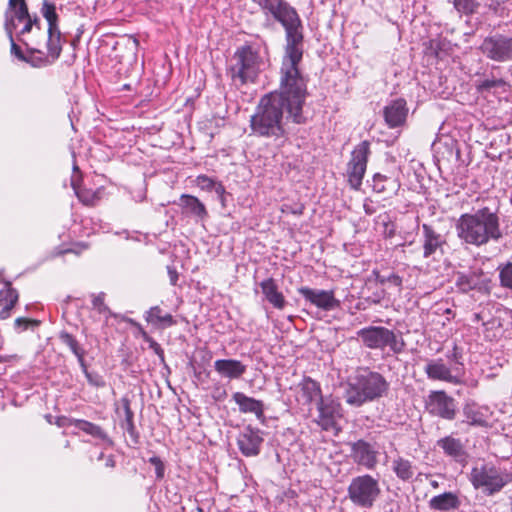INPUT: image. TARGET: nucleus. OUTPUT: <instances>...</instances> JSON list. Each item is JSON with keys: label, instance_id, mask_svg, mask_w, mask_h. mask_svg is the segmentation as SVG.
Segmentation results:
<instances>
[{"label": "nucleus", "instance_id": "f257e3e1", "mask_svg": "<svg viewBox=\"0 0 512 512\" xmlns=\"http://www.w3.org/2000/svg\"><path fill=\"white\" fill-rule=\"evenodd\" d=\"M303 58V35L286 40L279 71V87L268 94H277L286 105L287 117L296 124L306 122L303 107L308 96V78L300 69Z\"/></svg>", "mask_w": 512, "mask_h": 512}, {"label": "nucleus", "instance_id": "f03ea898", "mask_svg": "<svg viewBox=\"0 0 512 512\" xmlns=\"http://www.w3.org/2000/svg\"><path fill=\"white\" fill-rule=\"evenodd\" d=\"M286 105L277 94L263 95L250 116V135L284 142L288 138L284 112Z\"/></svg>", "mask_w": 512, "mask_h": 512}, {"label": "nucleus", "instance_id": "7ed1b4c3", "mask_svg": "<svg viewBox=\"0 0 512 512\" xmlns=\"http://www.w3.org/2000/svg\"><path fill=\"white\" fill-rule=\"evenodd\" d=\"M457 237L465 244L481 247L502 237L499 217L488 207L462 214L455 225Z\"/></svg>", "mask_w": 512, "mask_h": 512}, {"label": "nucleus", "instance_id": "20e7f679", "mask_svg": "<svg viewBox=\"0 0 512 512\" xmlns=\"http://www.w3.org/2000/svg\"><path fill=\"white\" fill-rule=\"evenodd\" d=\"M43 17L48 22L47 37L41 33V40H31L27 43L30 52V62L35 67H43L54 63L62 52L61 33L58 28V15L53 3L45 1L41 9Z\"/></svg>", "mask_w": 512, "mask_h": 512}, {"label": "nucleus", "instance_id": "39448f33", "mask_svg": "<svg viewBox=\"0 0 512 512\" xmlns=\"http://www.w3.org/2000/svg\"><path fill=\"white\" fill-rule=\"evenodd\" d=\"M388 389L389 383L383 375L364 369L349 380L344 397L347 404L361 407L367 402L383 397Z\"/></svg>", "mask_w": 512, "mask_h": 512}, {"label": "nucleus", "instance_id": "423d86ee", "mask_svg": "<svg viewBox=\"0 0 512 512\" xmlns=\"http://www.w3.org/2000/svg\"><path fill=\"white\" fill-rule=\"evenodd\" d=\"M266 16L281 23L286 32V40L302 36L301 19L294 7L286 0H252Z\"/></svg>", "mask_w": 512, "mask_h": 512}, {"label": "nucleus", "instance_id": "0eeeda50", "mask_svg": "<svg viewBox=\"0 0 512 512\" xmlns=\"http://www.w3.org/2000/svg\"><path fill=\"white\" fill-rule=\"evenodd\" d=\"M230 67L231 78L240 85L254 83L260 73L263 61L252 46L245 45L237 49Z\"/></svg>", "mask_w": 512, "mask_h": 512}, {"label": "nucleus", "instance_id": "6e6552de", "mask_svg": "<svg viewBox=\"0 0 512 512\" xmlns=\"http://www.w3.org/2000/svg\"><path fill=\"white\" fill-rule=\"evenodd\" d=\"M511 480L510 474L491 464L475 466L470 472V482L487 495L499 492Z\"/></svg>", "mask_w": 512, "mask_h": 512}, {"label": "nucleus", "instance_id": "1a4fd4ad", "mask_svg": "<svg viewBox=\"0 0 512 512\" xmlns=\"http://www.w3.org/2000/svg\"><path fill=\"white\" fill-rule=\"evenodd\" d=\"M350 501L361 508H371L381 493L379 482L369 474L354 477L347 489Z\"/></svg>", "mask_w": 512, "mask_h": 512}, {"label": "nucleus", "instance_id": "9d476101", "mask_svg": "<svg viewBox=\"0 0 512 512\" xmlns=\"http://www.w3.org/2000/svg\"><path fill=\"white\" fill-rule=\"evenodd\" d=\"M448 358L454 362L452 367H448L442 359L430 360L425 366V373L431 380L448 382L451 384H461L463 376V363L460 362L461 354L455 346L453 352Z\"/></svg>", "mask_w": 512, "mask_h": 512}, {"label": "nucleus", "instance_id": "9b49d317", "mask_svg": "<svg viewBox=\"0 0 512 512\" xmlns=\"http://www.w3.org/2000/svg\"><path fill=\"white\" fill-rule=\"evenodd\" d=\"M16 21L24 23L23 28L20 30L21 35L31 32L33 27L40 31L39 19L37 17L32 18L29 15L25 0H9L8 2L4 26L9 39H12V33L17 28Z\"/></svg>", "mask_w": 512, "mask_h": 512}, {"label": "nucleus", "instance_id": "f8f14e48", "mask_svg": "<svg viewBox=\"0 0 512 512\" xmlns=\"http://www.w3.org/2000/svg\"><path fill=\"white\" fill-rule=\"evenodd\" d=\"M369 155L370 143L366 140L359 143L351 153V159L347 164V179L354 190H358L362 185Z\"/></svg>", "mask_w": 512, "mask_h": 512}, {"label": "nucleus", "instance_id": "ddd939ff", "mask_svg": "<svg viewBox=\"0 0 512 512\" xmlns=\"http://www.w3.org/2000/svg\"><path fill=\"white\" fill-rule=\"evenodd\" d=\"M357 337L367 348L383 350L390 347L393 351H398L396 335L388 328L382 326L366 327L357 332Z\"/></svg>", "mask_w": 512, "mask_h": 512}, {"label": "nucleus", "instance_id": "4468645a", "mask_svg": "<svg viewBox=\"0 0 512 512\" xmlns=\"http://www.w3.org/2000/svg\"><path fill=\"white\" fill-rule=\"evenodd\" d=\"M340 403L332 397H324L317 403L318 416L315 422L325 431L339 432L337 420L342 416Z\"/></svg>", "mask_w": 512, "mask_h": 512}, {"label": "nucleus", "instance_id": "2eb2a0df", "mask_svg": "<svg viewBox=\"0 0 512 512\" xmlns=\"http://www.w3.org/2000/svg\"><path fill=\"white\" fill-rule=\"evenodd\" d=\"M427 411L440 418L453 420L456 416L455 400L445 391H431L425 401Z\"/></svg>", "mask_w": 512, "mask_h": 512}, {"label": "nucleus", "instance_id": "dca6fc26", "mask_svg": "<svg viewBox=\"0 0 512 512\" xmlns=\"http://www.w3.org/2000/svg\"><path fill=\"white\" fill-rule=\"evenodd\" d=\"M455 277V285L463 293L471 290H476L480 293H489L490 291V279L480 268L457 272Z\"/></svg>", "mask_w": 512, "mask_h": 512}, {"label": "nucleus", "instance_id": "f3484780", "mask_svg": "<svg viewBox=\"0 0 512 512\" xmlns=\"http://www.w3.org/2000/svg\"><path fill=\"white\" fill-rule=\"evenodd\" d=\"M481 51L489 59L498 62L512 60V38L505 36H494L484 39L481 44Z\"/></svg>", "mask_w": 512, "mask_h": 512}, {"label": "nucleus", "instance_id": "a211bd4d", "mask_svg": "<svg viewBox=\"0 0 512 512\" xmlns=\"http://www.w3.org/2000/svg\"><path fill=\"white\" fill-rule=\"evenodd\" d=\"M350 456L354 463L367 469H374L378 463V451L365 440L350 443Z\"/></svg>", "mask_w": 512, "mask_h": 512}, {"label": "nucleus", "instance_id": "6ab92c4d", "mask_svg": "<svg viewBox=\"0 0 512 512\" xmlns=\"http://www.w3.org/2000/svg\"><path fill=\"white\" fill-rule=\"evenodd\" d=\"M298 292L304 299L312 305L330 311L340 306V301L335 298L333 290L312 289L309 287H301Z\"/></svg>", "mask_w": 512, "mask_h": 512}, {"label": "nucleus", "instance_id": "aec40b11", "mask_svg": "<svg viewBox=\"0 0 512 512\" xmlns=\"http://www.w3.org/2000/svg\"><path fill=\"white\" fill-rule=\"evenodd\" d=\"M262 443L261 431L251 426L245 427L237 439L238 448L246 457L257 456L260 453Z\"/></svg>", "mask_w": 512, "mask_h": 512}, {"label": "nucleus", "instance_id": "412c9836", "mask_svg": "<svg viewBox=\"0 0 512 512\" xmlns=\"http://www.w3.org/2000/svg\"><path fill=\"white\" fill-rule=\"evenodd\" d=\"M436 445L442 449L447 457L462 465L467 463L468 453L460 439L446 436L437 440Z\"/></svg>", "mask_w": 512, "mask_h": 512}, {"label": "nucleus", "instance_id": "4be33fe9", "mask_svg": "<svg viewBox=\"0 0 512 512\" xmlns=\"http://www.w3.org/2000/svg\"><path fill=\"white\" fill-rule=\"evenodd\" d=\"M408 109L404 99H396L384 108V118L390 128L402 125L407 117Z\"/></svg>", "mask_w": 512, "mask_h": 512}, {"label": "nucleus", "instance_id": "5701e85b", "mask_svg": "<svg viewBox=\"0 0 512 512\" xmlns=\"http://www.w3.org/2000/svg\"><path fill=\"white\" fill-rule=\"evenodd\" d=\"M214 368L220 376L229 379H239L247 370L246 365L237 359L216 360Z\"/></svg>", "mask_w": 512, "mask_h": 512}, {"label": "nucleus", "instance_id": "b1692460", "mask_svg": "<svg viewBox=\"0 0 512 512\" xmlns=\"http://www.w3.org/2000/svg\"><path fill=\"white\" fill-rule=\"evenodd\" d=\"M299 398L298 400L303 404H316L323 399L320 384L310 377H305L298 385Z\"/></svg>", "mask_w": 512, "mask_h": 512}, {"label": "nucleus", "instance_id": "393cba45", "mask_svg": "<svg viewBox=\"0 0 512 512\" xmlns=\"http://www.w3.org/2000/svg\"><path fill=\"white\" fill-rule=\"evenodd\" d=\"M465 422L474 426H487L490 418V410L486 406L476 403H467L463 408Z\"/></svg>", "mask_w": 512, "mask_h": 512}, {"label": "nucleus", "instance_id": "a878e982", "mask_svg": "<svg viewBox=\"0 0 512 512\" xmlns=\"http://www.w3.org/2000/svg\"><path fill=\"white\" fill-rule=\"evenodd\" d=\"M423 256L429 258L436 253L438 249H442L445 240L442 235L437 233L430 225L423 224Z\"/></svg>", "mask_w": 512, "mask_h": 512}, {"label": "nucleus", "instance_id": "bb28decb", "mask_svg": "<svg viewBox=\"0 0 512 512\" xmlns=\"http://www.w3.org/2000/svg\"><path fill=\"white\" fill-rule=\"evenodd\" d=\"M59 426H75L76 428L80 429L81 431L85 432L86 434H89L95 438L101 439L103 441L110 442L109 437L107 434L103 431V429L89 421L82 420V419H72V418H63L60 419L58 422Z\"/></svg>", "mask_w": 512, "mask_h": 512}, {"label": "nucleus", "instance_id": "cd10ccee", "mask_svg": "<svg viewBox=\"0 0 512 512\" xmlns=\"http://www.w3.org/2000/svg\"><path fill=\"white\" fill-rule=\"evenodd\" d=\"M233 400L239 406L242 413H253L258 419L264 418L263 402L252 397H248L242 392H235Z\"/></svg>", "mask_w": 512, "mask_h": 512}, {"label": "nucleus", "instance_id": "c85d7f7f", "mask_svg": "<svg viewBox=\"0 0 512 512\" xmlns=\"http://www.w3.org/2000/svg\"><path fill=\"white\" fill-rule=\"evenodd\" d=\"M400 181L397 178L376 173L372 179V189L378 194L385 196L395 195L400 189Z\"/></svg>", "mask_w": 512, "mask_h": 512}, {"label": "nucleus", "instance_id": "c756f323", "mask_svg": "<svg viewBox=\"0 0 512 512\" xmlns=\"http://www.w3.org/2000/svg\"><path fill=\"white\" fill-rule=\"evenodd\" d=\"M262 293L265 299L276 309H283L286 300L282 292L279 291L278 285L273 278H268L260 283Z\"/></svg>", "mask_w": 512, "mask_h": 512}, {"label": "nucleus", "instance_id": "7c9ffc66", "mask_svg": "<svg viewBox=\"0 0 512 512\" xmlns=\"http://www.w3.org/2000/svg\"><path fill=\"white\" fill-rule=\"evenodd\" d=\"M459 506V498L452 492H445L443 494L434 496L429 501V507L431 509L442 512L456 510Z\"/></svg>", "mask_w": 512, "mask_h": 512}, {"label": "nucleus", "instance_id": "2f4dec72", "mask_svg": "<svg viewBox=\"0 0 512 512\" xmlns=\"http://www.w3.org/2000/svg\"><path fill=\"white\" fill-rule=\"evenodd\" d=\"M18 300V293L11 287L10 282H5L4 289L0 290V318L6 319Z\"/></svg>", "mask_w": 512, "mask_h": 512}, {"label": "nucleus", "instance_id": "473e14b6", "mask_svg": "<svg viewBox=\"0 0 512 512\" xmlns=\"http://www.w3.org/2000/svg\"><path fill=\"white\" fill-rule=\"evenodd\" d=\"M392 470L398 479L402 481H410L415 475L416 467L410 460L398 456L392 461Z\"/></svg>", "mask_w": 512, "mask_h": 512}, {"label": "nucleus", "instance_id": "72a5a7b5", "mask_svg": "<svg viewBox=\"0 0 512 512\" xmlns=\"http://www.w3.org/2000/svg\"><path fill=\"white\" fill-rule=\"evenodd\" d=\"M145 319L148 323L162 328L173 326L176 323L173 316L169 313L163 314L159 306L151 307L146 312Z\"/></svg>", "mask_w": 512, "mask_h": 512}, {"label": "nucleus", "instance_id": "f704fd0d", "mask_svg": "<svg viewBox=\"0 0 512 512\" xmlns=\"http://www.w3.org/2000/svg\"><path fill=\"white\" fill-rule=\"evenodd\" d=\"M185 211L200 219L207 216V211L204 204L195 196L183 194L180 198Z\"/></svg>", "mask_w": 512, "mask_h": 512}, {"label": "nucleus", "instance_id": "c9c22d12", "mask_svg": "<svg viewBox=\"0 0 512 512\" xmlns=\"http://www.w3.org/2000/svg\"><path fill=\"white\" fill-rule=\"evenodd\" d=\"M60 339L61 341L67 345L70 350L72 351V353L77 357L78 359V362L79 364L81 365V367H84V356H85V351L84 349L80 346V344L78 343V341L76 340V338L72 335V334H69L67 332H63L60 334Z\"/></svg>", "mask_w": 512, "mask_h": 512}, {"label": "nucleus", "instance_id": "e433bc0d", "mask_svg": "<svg viewBox=\"0 0 512 512\" xmlns=\"http://www.w3.org/2000/svg\"><path fill=\"white\" fill-rule=\"evenodd\" d=\"M72 186L75 190V193L80 202H82L86 206H94L98 200L99 195L97 192L89 189L76 188V186L72 183Z\"/></svg>", "mask_w": 512, "mask_h": 512}, {"label": "nucleus", "instance_id": "4c0bfd02", "mask_svg": "<svg viewBox=\"0 0 512 512\" xmlns=\"http://www.w3.org/2000/svg\"><path fill=\"white\" fill-rule=\"evenodd\" d=\"M123 410H124V420L122 423V427L126 429V431L133 436L135 434V425H134V413L130 408V402L128 399H122Z\"/></svg>", "mask_w": 512, "mask_h": 512}, {"label": "nucleus", "instance_id": "58836bf2", "mask_svg": "<svg viewBox=\"0 0 512 512\" xmlns=\"http://www.w3.org/2000/svg\"><path fill=\"white\" fill-rule=\"evenodd\" d=\"M498 270L501 286L512 290V262L500 265Z\"/></svg>", "mask_w": 512, "mask_h": 512}, {"label": "nucleus", "instance_id": "ea45409f", "mask_svg": "<svg viewBox=\"0 0 512 512\" xmlns=\"http://www.w3.org/2000/svg\"><path fill=\"white\" fill-rule=\"evenodd\" d=\"M373 274L376 276V281L379 284H381V285L388 284L390 286H394V287L398 288L399 291L401 290L402 278L399 275H397L395 273H391L390 275L385 276V275H381L377 271H373Z\"/></svg>", "mask_w": 512, "mask_h": 512}, {"label": "nucleus", "instance_id": "a19ab883", "mask_svg": "<svg viewBox=\"0 0 512 512\" xmlns=\"http://www.w3.org/2000/svg\"><path fill=\"white\" fill-rule=\"evenodd\" d=\"M449 44L445 39H431L428 42L427 51L429 54L435 56L436 58L441 57V52L445 49V47Z\"/></svg>", "mask_w": 512, "mask_h": 512}, {"label": "nucleus", "instance_id": "79ce46f5", "mask_svg": "<svg viewBox=\"0 0 512 512\" xmlns=\"http://www.w3.org/2000/svg\"><path fill=\"white\" fill-rule=\"evenodd\" d=\"M506 83L502 79H485L477 84V90L479 92L490 91L495 88H504Z\"/></svg>", "mask_w": 512, "mask_h": 512}, {"label": "nucleus", "instance_id": "37998d69", "mask_svg": "<svg viewBox=\"0 0 512 512\" xmlns=\"http://www.w3.org/2000/svg\"><path fill=\"white\" fill-rule=\"evenodd\" d=\"M477 6L478 4L475 0H454L456 10L464 14L474 13Z\"/></svg>", "mask_w": 512, "mask_h": 512}, {"label": "nucleus", "instance_id": "c03bdc74", "mask_svg": "<svg viewBox=\"0 0 512 512\" xmlns=\"http://www.w3.org/2000/svg\"><path fill=\"white\" fill-rule=\"evenodd\" d=\"M92 306L93 309L97 310L99 313H109V308L105 304V293L101 292L99 294L92 295Z\"/></svg>", "mask_w": 512, "mask_h": 512}, {"label": "nucleus", "instance_id": "a18cd8bd", "mask_svg": "<svg viewBox=\"0 0 512 512\" xmlns=\"http://www.w3.org/2000/svg\"><path fill=\"white\" fill-rule=\"evenodd\" d=\"M142 336L144 341L148 343L149 348L160 358L161 362H164V351L160 344L150 337L145 331L142 332Z\"/></svg>", "mask_w": 512, "mask_h": 512}, {"label": "nucleus", "instance_id": "49530a36", "mask_svg": "<svg viewBox=\"0 0 512 512\" xmlns=\"http://www.w3.org/2000/svg\"><path fill=\"white\" fill-rule=\"evenodd\" d=\"M82 368H83V371H84L85 376L87 378V381L91 385H93L95 387H103L105 385V382H104L103 378L100 375L88 372L87 367H86L85 364H84V367H82Z\"/></svg>", "mask_w": 512, "mask_h": 512}, {"label": "nucleus", "instance_id": "de8ad7c7", "mask_svg": "<svg viewBox=\"0 0 512 512\" xmlns=\"http://www.w3.org/2000/svg\"><path fill=\"white\" fill-rule=\"evenodd\" d=\"M196 182H197V185L201 189H207V190L213 189L216 184V182L212 178H210L206 175L198 176L196 179Z\"/></svg>", "mask_w": 512, "mask_h": 512}, {"label": "nucleus", "instance_id": "09e8293b", "mask_svg": "<svg viewBox=\"0 0 512 512\" xmlns=\"http://www.w3.org/2000/svg\"><path fill=\"white\" fill-rule=\"evenodd\" d=\"M30 325L36 326L38 325V322L27 318H17L15 320V326L20 331L27 329Z\"/></svg>", "mask_w": 512, "mask_h": 512}, {"label": "nucleus", "instance_id": "8fccbe9b", "mask_svg": "<svg viewBox=\"0 0 512 512\" xmlns=\"http://www.w3.org/2000/svg\"><path fill=\"white\" fill-rule=\"evenodd\" d=\"M149 462L155 466L156 469V475L158 478H162L164 475V465L159 457H151L149 459Z\"/></svg>", "mask_w": 512, "mask_h": 512}, {"label": "nucleus", "instance_id": "3c124183", "mask_svg": "<svg viewBox=\"0 0 512 512\" xmlns=\"http://www.w3.org/2000/svg\"><path fill=\"white\" fill-rule=\"evenodd\" d=\"M303 210H304L303 205H299V206L294 208V207H292V206H290L288 204H284L281 207V212L282 213H287V214L291 213V214H294V215H301V214H303Z\"/></svg>", "mask_w": 512, "mask_h": 512}, {"label": "nucleus", "instance_id": "603ef678", "mask_svg": "<svg viewBox=\"0 0 512 512\" xmlns=\"http://www.w3.org/2000/svg\"><path fill=\"white\" fill-rule=\"evenodd\" d=\"M227 396L226 390L221 386H216L213 389L212 397L216 401H223Z\"/></svg>", "mask_w": 512, "mask_h": 512}, {"label": "nucleus", "instance_id": "864d4df0", "mask_svg": "<svg viewBox=\"0 0 512 512\" xmlns=\"http://www.w3.org/2000/svg\"><path fill=\"white\" fill-rule=\"evenodd\" d=\"M167 272H168V275H169L170 283L172 285H176L177 281H178V277H179L178 272L176 271V269L173 268V267L168 266Z\"/></svg>", "mask_w": 512, "mask_h": 512}, {"label": "nucleus", "instance_id": "5fc2aeb1", "mask_svg": "<svg viewBox=\"0 0 512 512\" xmlns=\"http://www.w3.org/2000/svg\"><path fill=\"white\" fill-rule=\"evenodd\" d=\"M10 42H11V52L17 56L18 58L22 59L23 58V55H22V52H21V49L20 47L15 43L14 39H10Z\"/></svg>", "mask_w": 512, "mask_h": 512}, {"label": "nucleus", "instance_id": "6e6d98bb", "mask_svg": "<svg viewBox=\"0 0 512 512\" xmlns=\"http://www.w3.org/2000/svg\"><path fill=\"white\" fill-rule=\"evenodd\" d=\"M213 189L221 197V199L223 201L224 200L223 196H224V193H225L224 186L222 184H220V183H216Z\"/></svg>", "mask_w": 512, "mask_h": 512}, {"label": "nucleus", "instance_id": "4d7b16f0", "mask_svg": "<svg viewBox=\"0 0 512 512\" xmlns=\"http://www.w3.org/2000/svg\"><path fill=\"white\" fill-rule=\"evenodd\" d=\"M503 2H505V0H497L495 3L492 2L491 4H489V7L491 9H493L494 12H497L498 6L500 5V3H503Z\"/></svg>", "mask_w": 512, "mask_h": 512}, {"label": "nucleus", "instance_id": "13d9d810", "mask_svg": "<svg viewBox=\"0 0 512 512\" xmlns=\"http://www.w3.org/2000/svg\"><path fill=\"white\" fill-rule=\"evenodd\" d=\"M8 361V357L7 356H0V363H4Z\"/></svg>", "mask_w": 512, "mask_h": 512}, {"label": "nucleus", "instance_id": "bf43d9fd", "mask_svg": "<svg viewBox=\"0 0 512 512\" xmlns=\"http://www.w3.org/2000/svg\"><path fill=\"white\" fill-rule=\"evenodd\" d=\"M431 485H432L434 488L438 487V483H437V481H431Z\"/></svg>", "mask_w": 512, "mask_h": 512}, {"label": "nucleus", "instance_id": "052dcab7", "mask_svg": "<svg viewBox=\"0 0 512 512\" xmlns=\"http://www.w3.org/2000/svg\"><path fill=\"white\" fill-rule=\"evenodd\" d=\"M107 465L113 466V460L109 459L108 462H107Z\"/></svg>", "mask_w": 512, "mask_h": 512}, {"label": "nucleus", "instance_id": "680f3d73", "mask_svg": "<svg viewBox=\"0 0 512 512\" xmlns=\"http://www.w3.org/2000/svg\"><path fill=\"white\" fill-rule=\"evenodd\" d=\"M207 355H208L207 360L212 359V355H211V353H210V352H207Z\"/></svg>", "mask_w": 512, "mask_h": 512}]
</instances>
